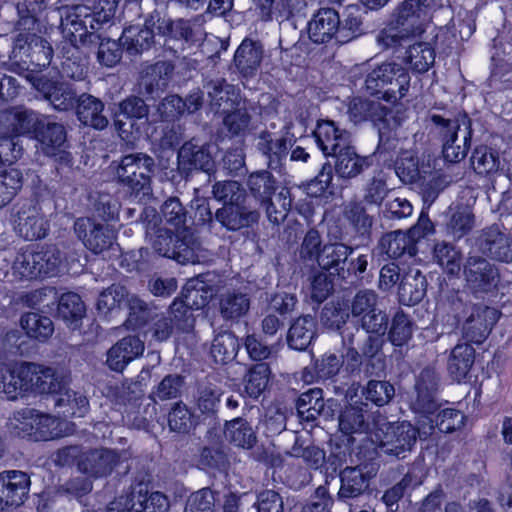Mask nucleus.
<instances>
[{"label": "nucleus", "instance_id": "f257e3e1", "mask_svg": "<svg viewBox=\"0 0 512 512\" xmlns=\"http://www.w3.org/2000/svg\"><path fill=\"white\" fill-rule=\"evenodd\" d=\"M156 163L144 152L123 155L110 163L113 179L139 201H149L153 196L152 175Z\"/></svg>", "mask_w": 512, "mask_h": 512}, {"label": "nucleus", "instance_id": "f03ea898", "mask_svg": "<svg viewBox=\"0 0 512 512\" xmlns=\"http://www.w3.org/2000/svg\"><path fill=\"white\" fill-rule=\"evenodd\" d=\"M427 121L431 124L430 131L442 143V154L446 161L459 163L470 147L473 135L472 121L466 113H459L449 118L437 113H429Z\"/></svg>", "mask_w": 512, "mask_h": 512}, {"label": "nucleus", "instance_id": "7ed1b4c3", "mask_svg": "<svg viewBox=\"0 0 512 512\" xmlns=\"http://www.w3.org/2000/svg\"><path fill=\"white\" fill-rule=\"evenodd\" d=\"M460 291H451L447 297L450 309L458 324L461 325L462 336L471 343L481 344L489 336L498 320L496 309L482 303H469Z\"/></svg>", "mask_w": 512, "mask_h": 512}, {"label": "nucleus", "instance_id": "20e7f679", "mask_svg": "<svg viewBox=\"0 0 512 512\" xmlns=\"http://www.w3.org/2000/svg\"><path fill=\"white\" fill-rule=\"evenodd\" d=\"M348 114L354 123L370 120L378 128L379 145L393 149L398 140L397 129L404 120L399 109L389 108L379 101L354 98L348 106Z\"/></svg>", "mask_w": 512, "mask_h": 512}, {"label": "nucleus", "instance_id": "39448f33", "mask_svg": "<svg viewBox=\"0 0 512 512\" xmlns=\"http://www.w3.org/2000/svg\"><path fill=\"white\" fill-rule=\"evenodd\" d=\"M63 38L73 47L96 46L100 40L92 8L87 5H65L58 8Z\"/></svg>", "mask_w": 512, "mask_h": 512}, {"label": "nucleus", "instance_id": "423d86ee", "mask_svg": "<svg viewBox=\"0 0 512 512\" xmlns=\"http://www.w3.org/2000/svg\"><path fill=\"white\" fill-rule=\"evenodd\" d=\"M410 74L400 63L383 62L365 78V88L370 95L382 94V98L395 102L406 96L410 87Z\"/></svg>", "mask_w": 512, "mask_h": 512}, {"label": "nucleus", "instance_id": "0eeeda50", "mask_svg": "<svg viewBox=\"0 0 512 512\" xmlns=\"http://www.w3.org/2000/svg\"><path fill=\"white\" fill-rule=\"evenodd\" d=\"M350 315L356 319L351 325L362 326L371 332H387L389 318L380 307V298L372 289L356 292L349 303Z\"/></svg>", "mask_w": 512, "mask_h": 512}, {"label": "nucleus", "instance_id": "6e6552de", "mask_svg": "<svg viewBox=\"0 0 512 512\" xmlns=\"http://www.w3.org/2000/svg\"><path fill=\"white\" fill-rule=\"evenodd\" d=\"M462 271L465 287L476 297L494 292L501 280L498 267L480 255H469L463 262Z\"/></svg>", "mask_w": 512, "mask_h": 512}, {"label": "nucleus", "instance_id": "1a4fd4ad", "mask_svg": "<svg viewBox=\"0 0 512 512\" xmlns=\"http://www.w3.org/2000/svg\"><path fill=\"white\" fill-rule=\"evenodd\" d=\"M381 437L378 433L376 434L377 440H379V447L381 451L387 455L400 457L403 453L410 450L416 442L417 435L422 438H426L433 434V425H429L427 428L423 426L414 427L408 421H402L397 424H392L387 427V430Z\"/></svg>", "mask_w": 512, "mask_h": 512}, {"label": "nucleus", "instance_id": "9d476101", "mask_svg": "<svg viewBox=\"0 0 512 512\" xmlns=\"http://www.w3.org/2000/svg\"><path fill=\"white\" fill-rule=\"evenodd\" d=\"M21 375L28 378V391L39 394H62L70 383L69 371L58 366L28 363Z\"/></svg>", "mask_w": 512, "mask_h": 512}, {"label": "nucleus", "instance_id": "9b49d317", "mask_svg": "<svg viewBox=\"0 0 512 512\" xmlns=\"http://www.w3.org/2000/svg\"><path fill=\"white\" fill-rule=\"evenodd\" d=\"M11 224L17 235L30 241L44 238L49 229L40 207L29 201L19 202L12 207Z\"/></svg>", "mask_w": 512, "mask_h": 512}, {"label": "nucleus", "instance_id": "f8f14e48", "mask_svg": "<svg viewBox=\"0 0 512 512\" xmlns=\"http://www.w3.org/2000/svg\"><path fill=\"white\" fill-rule=\"evenodd\" d=\"M278 136L263 130L257 136L256 149L265 158L267 168L280 174L287 172V158L292 148V139L288 137V128Z\"/></svg>", "mask_w": 512, "mask_h": 512}, {"label": "nucleus", "instance_id": "ddd939ff", "mask_svg": "<svg viewBox=\"0 0 512 512\" xmlns=\"http://www.w3.org/2000/svg\"><path fill=\"white\" fill-rule=\"evenodd\" d=\"M177 171L186 180L194 171H203L211 176L215 172V161L210 145L198 144L195 139L186 141L178 150Z\"/></svg>", "mask_w": 512, "mask_h": 512}, {"label": "nucleus", "instance_id": "4468645a", "mask_svg": "<svg viewBox=\"0 0 512 512\" xmlns=\"http://www.w3.org/2000/svg\"><path fill=\"white\" fill-rule=\"evenodd\" d=\"M27 81L56 110L68 111L74 107L77 92L71 84L30 72L27 73Z\"/></svg>", "mask_w": 512, "mask_h": 512}, {"label": "nucleus", "instance_id": "2eb2a0df", "mask_svg": "<svg viewBox=\"0 0 512 512\" xmlns=\"http://www.w3.org/2000/svg\"><path fill=\"white\" fill-rule=\"evenodd\" d=\"M74 231L84 246L94 254L111 249L116 241V232L111 226L88 217L78 218L74 223Z\"/></svg>", "mask_w": 512, "mask_h": 512}, {"label": "nucleus", "instance_id": "dca6fc26", "mask_svg": "<svg viewBox=\"0 0 512 512\" xmlns=\"http://www.w3.org/2000/svg\"><path fill=\"white\" fill-rule=\"evenodd\" d=\"M386 332H371L359 325H350L341 330L342 346H353L366 358V366H373L372 360L381 355Z\"/></svg>", "mask_w": 512, "mask_h": 512}, {"label": "nucleus", "instance_id": "f3484780", "mask_svg": "<svg viewBox=\"0 0 512 512\" xmlns=\"http://www.w3.org/2000/svg\"><path fill=\"white\" fill-rule=\"evenodd\" d=\"M149 106L138 96H129L118 103L114 114V127L121 139L130 141L134 132L139 131L138 120H147Z\"/></svg>", "mask_w": 512, "mask_h": 512}, {"label": "nucleus", "instance_id": "a211bd4d", "mask_svg": "<svg viewBox=\"0 0 512 512\" xmlns=\"http://www.w3.org/2000/svg\"><path fill=\"white\" fill-rule=\"evenodd\" d=\"M440 383V375L434 365L424 367L416 378V399L411 404V409L416 414L428 416L438 410L435 394Z\"/></svg>", "mask_w": 512, "mask_h": 512}, {"label": "nucleus", "instance_id": "6ab92c4d", "mask_svg": "<svg viewBox=\"0 0 512 512\" xmlns=\"http://www.w3.org/2000/svg\"><path fill=\"white\" fill-rule=\"evenodd\" d=\"M475 245L483 255L501 262H512V236L504 233L498 224L480 230Z\"/></svg>", "mask_w": 512, "mask_h": 512}, {"label": "nucleus", "instance_id": "aec40b11", "mask_svg": "<svg viewBox=\"0 0 512 512\" xmlns=\"http://www.w3.org/2000/svg\"><path fill=\"white\" fill-rule=\"evenodd\" d=\"M264 53V45L260 40L246 37L234 53L231 69L241 80L252 79L260 71Z\"/></svg>", "mask_w": 512, "mask_h": 512}, {"label": "nucleus", "instance_id": "412c9836", "mask_svg": "<svg viewBox=\"0 0 512 512\" xmlns=\"http://www.w3.org/2000/svg\"><path fill=\"white\" fill-rule=\"evenodd\" d=\"M44 117L25 106H15L0 113V131L8 139L13 135H35Z\"/></svg>", "mask_w": 512, "mask_h": 512}, {"label": "nucleus", "instance_id": "4be33fe9", "mask_svg": "<svg viewBox=\"0 0 512 512\" xmlns=\"http://www.w3.org/2000/svg\"><path fill=\"white\" fill-rule=\"evenodd\" d=\"M30 484L29 476L23 471L0 472V511L22 505L28 497Z\"/></svg>", "mask_w": 512, "mask_h": 512}, {"label": "nucleus", "instance_id": "5701e85b", "mask_svg": "<svg viewBox=\"0 0 512 512\" xmlns=\"http://www.w3.org/2000/svg\"><path fill=\"white\" fill-rule=\"evenodd\" d=\"M340 15L334 8L318 9L307 23L308 38L315 44H338Z\"/></svg>", "mask_w": 512, "mask_h": 512}, {"label": "nucleus", "instance_id": "b1692460", "mask_svg": "<svg viewBox=\"0 0 512 512\" xmlns=\"http://www.w3.org/2000/svg\"><path fill=\"white\" fill-rule=\"evenodd\" d=\"M199 36L200 29L195 23L179 18L172 21L163 48L177 58H185V53L195 45Z\"/></svg>", "mask_w": 512, "mask_h": 512}, {"label": "nucleus", "instance_id": "393cba45", "mask_svg": "<svg viewBox=\"0 0 512 512\" xmlns=\"http://www.w3.org/2000/svg\"><path fill=\"white\" fill-rule=\"evenodd\" d=\"M317 146L325 156H335L352 146L351 133L332 120H320L313 132Z\"/></svg>", "mask_w": 512, "mask_h": 512}, {"label": "nucleus", "instance_id": "a878e982", "mask_svg": "<svg viewBox=\"0 0 512 512\" xmlns=\"http://www.w3.org/2000/svg\"><path fill=\"white\" fill-rule=\"evenodd\" d=\"M203 89L208 96L209 106L215 113L223 114L242 103L239 89L224 78L207 79Z\"/></svg>", "mask_w": 512, "mask_h": 512}, {"label": "nucleus", "instance_id": "bb28decb", "mask_svg": "<svg viewBox=\"0 0 512 512\" xmlns=\"http://www.w3.org/2000/svg\"><path fill=\"white\" fill-rule=\"evenodd\" d=\"M260 218V211L245 203L222 205L215 212V221L231 232L253 227L258 224Z\"/></svg>", "mask_w": 512, "mask_h": 512}, {"label": "nucleus", "instance_id": "cd10ccee", "mask_svg": "<svg viewBox=\"0 0 512 512\" xmlns=\"http://www.w3.org/2000/svg\"><path fill=\"white\" fill-rule=\"evenodd\" d=\"M434 6L435 0H404L397 7L394 20L410 32L421 35L424 32L423 24Z\"/></svg>", "mask_w": 512, "mask_h": 512}, {"label": "nucleus", "instance_id": "c85d7f7f", "mask_svg": "<svg viewBox=\"0 0 512 512\" xmlns=\"http://www.w3.org/2000/svg\"><path fill=\"white\" fill-rule=\"evenodd\" d=\"M354 252V247L347 243H326L322 248L317 265L321 270L337 277L338 280H348L347 261Z\"/></svg>", "mask_w": 512, "mask_h": 512}, {"label": "nucleus", "instance_id": "c756f323", "mask_svg": "<svg viewBox=\"0 0 512 512\" xmlns=\"http://www.w3.org/2000/svg\"><path fill=\"white\" fill-rule=\"evenodd\" d=\"M50 0H17L15 4L5 3L0 7L1 14L16 9L18 31H40L39 16L47 9Z\"/></svg>", "mask_w": 512, "mask_h": 512}, {"label": "nucleus", "instance_id": "7c9ffc66", "mask_svg": "<svg viewBox=\"0 0 512 512\" xmlns=\"http://www.w3.org/2000/svg\"><path fill=\"white\" fill-rule=\"evenodd\" d=\"M118 455L109 449L99 448L84 451L78 461V469L93 477H103L110 474L118 464Z\"/></svg>", "mask_w": 512, "mask_h": 512}, {"label": "nucleus", "instance_id": "2f4dec72", "mask_svg": "<svg viewBox=\"0 0 512 512\" xmlns=\"http://www.w3.org/2000/svg\"><path fill=\"white\" fill-rule=\"evenodd\" d=\"M144 352V343L139 337L129 335L120 339L107 352L106 363L116 372H122L124 368Z\"/></svg>", "mask_w": 512, "mask_h": 512}, {"label": "nucleus", "instance_id": "473e14b6", "mask_svg": "<svg viewBox=\"0 0 512 512\" xmlns=\"http://www.w3.org/2000/svg\"><path fill=\"white\" fill-rule=\"evenodd\" d=\"M77 119L85 126L97 130L105 129L109 120L104 115L103 101L91 94L82 93L77 96L75 105Z\"/></svg>", "mask_w": 512, "mask_h": 512}, {"label": "nucleus", "instance_id": "72a5a7b5", "mask_svg": "<svg viewBox=\"0 0 512 512\" xmlns=\"http://www.w3.org/2000/svg\"><path fill=\"white\" fill-rule=\"evenodd\" d=\"M344 365V355L329 352L315 359L312 366L305 367L301 379L311 384L316 381L333 380Z\"/></svg>", "mask_w": 512, "mask_h": 512}, {"label": "nucleus", "instance_id": "f704fd0d", "mask_svg": "<svg viewBox=\"0 0 512 512\" xmlns=\"http://www.w3.org/2000/svg\"><path fill=\"white\" fill-rule=\"evenodd\" d=\"M376 470L367 465L346 467L341 472L340 498H354L361 495L368 487V481L375 476Z\"/></svg>", "mask_w": 512, "mask_h": 512}, {"label": "nucleus", "instance_id": "c9c22d12", "mask_svg": "<svg viewBox=\"0 0 512 512\" xmlns=\"http://www.w3.org/2000/svg\"><path fill=\"white\" fill-rule=\"evenodd\" d=\"M427 292V279L417 268H410L402 277L398 288L399 302L406 306L420 303Z\"/></svg>", "mask_w": 512, "mask_h": 512}, {"label": "nucleus", "instance_id": "e433bc0d", "mask_svg": "<svg viewBox=\"0 0 512 512\" xmlns=\"http://www.w3.org/2000/svg\"><path fill=\"white\" fill-rule=\"evenodd\" d=\"M173 71L174 65L167 61L151 64L141 72L140 87L153 97L168 86Z\"/></svg>", "mask_w": 512, "mask_h": 512}, {"label": "nucleus", "instance_id": "4c0bfd02", "mask_svg": "<svg viewBox=\"0 0 512 512\" xmlns=\"http://www.w3.org/2000/svg\"><path fill=\"white\" fill-rule=\"evenodd\" d=\"M38 126L34 138L41 144L43 152L47 155H55L66 142V130L62 123L53 122L45 116Z\"/></svg>", "mask_w": 512, "mask_h": 512}, {"label": "nucleus", "instance_id": "58836bf2", "mask_svg": "<svg viewBox=\"0 0 512 512\" xmlns=\"http://www.w3.org/2000/svg\"><path fill=\"white\" fill-rule=\"evenodd\" d=\"M317 323L313 316L307 314L296 318L287 334V344L290 348L305 351L316 336Z\"/></svg>", "mask_w": 512, "mask_h": 512}, {"label": "nucleus", "instance_id": "ea45409f", "mask_svg": "<svg viewBox=\"0 0 512 512\" xmlns=\"http://www.w3.org/2000/svg\"><path fill=\"white\" fill-rule=\"evenodd\" d=\"M333 157L335 173L344 180L356 178L371 165L369 158L360 156L353 145Z\"/></svg>", "mask_w": 512, "mask_h": 512}, {"label": "nucleus", "instance_id": "a19ab883", "mask_svg": "<svg viewBox=\"0 0 512 512\" xmlns=\"http://www.w3.org/2000/svg\"><path fill=\"white\" fill-rule=\"evenodd\" d=\"M378 248L382 254L392 259L400 258L405 254L413 257L418 252L417 246L410 240L409 235L401 230L383 234L379 239Z\"/></svg>", "mask_w": 512, "mask_h": 512}, {"label": "nucleus", "instance_id": "79ce46f5", "mask_svg": "<svg viewBox=\"0 0 512 512\" xmlns=\"http://www.w3.org/2000/svg\"><path fill=\"white\" fill-rule=\"evenodd\" d=\"M119 41L129 55H140L155 44L154 34L144 25L125 28Z\"/></svg>", "mask_w": 512, "mask_h": 512}, {"label": "nucleus", "instance_id": "37998d69", "mask_svg": "<svg viewBox=\"0 0 512 512\" xmlns=\"http://www.w3.org/2000/svg\"><path fill=\"white\" fill-rule=\"evenodd\" d=\"M403 61L414 73H426L435 62L434 48L428 42L409 44Z\"/></svg>", "mask_w": 512, "mask_h": 512}, {"label": "nucleus", "instance_id": "c03bdc74", "mask_svg": "<svg viewBox=\"0 0 512 512\" xmlns=\"http://www.w3.org/2000/svg\"><path fill=\"white\" fill-rule=\"evenodd\" d=\"M250 309L248 294L240 291H227L220 296L219 313L226 321H237L245 316Z\"/></svg>", "mask_w": 512, "mask_h": 512}, {"label": "nucleus", "instance_id": "a18cd8bd", "mask_svg": "<svg viewBox=\"0 0 512 512\" xmlns=\"http://www.w3.org/2000/svg\"><path fill=\"white\" fill-rule=\"evenodd\" d=\"M475 360V349L468 343L457 344L451 351L448 371L451 377L461 382L466 378Z\"/></svg>", "mask_w": 512, "mask_h": 512}, {"label": "nucleus", "instance_id": "49530a36", "mask_svg": "<svg viewBox=\"0 0 512 512\" xmlns=\"http://www.w3.org/2000/svg\"><path fill=\"white\" fill-rule=\"evenodd\" d=\"M433 259L452 276L458 275L463 267L462 253L450 242L437 241L433 246Z\"/></svg>", "mask_w": 512, "mask_h": 512}, {"label": "nucleus", "instance_id": "de8ad7c7", "mask_svg": "<svg viewBox=\"0 0 512 512\" xmlns=\"http://www.w3.org/2000/svg\"><path fill=\"white\" fill-rule=\"evenodd\" d=\"M173 255L168 258L177 261L179 264H196L200 262V246L189 233L188 229L176 233V240L173 246Z\"/></svg>", "mask_w": 512, "mask_h": 512}, {"label": "nucleus", "instance_id": "09e8293b", "mask_svg": "<svg viewBox=\"0 0 512 512\" xmlns=\"http://www.w3.org/2000/svg\"><path fill=\"white\" fill-rule=\"evenodd\" d=\"M160 213L163 226L174 229L176 233L188 229V211L178 197L167 198L160 206Z\"/></svg>", "mask_w": 512, "mask_h": 512}, {"label": "nucleus", "instance_id": "8fccbe9b", "mask_svg": "<svg viewBox=\"0 0 512 512\" xmlns=\"http://www.w3.org/2000/svg\"><path fill=\"white\" fill-rule=\"evenodd\" d=\"M247 187L250 194L261 203L275 195L278 182L270 171L259 170L249 175Z\"/></svg>", "mask_w": 512, "mask_h": 512}, {"label": "nucleus", "instance_id": "3c124183", "mask_svg": "<svg viewBox=\"0 0 512 512\" xmlns=\"http://www.w3.org/2000/svg\"><path fill=\"white\" fill-rule=\"evenodd\" d=\"M338 44L348 43L365 33L361 10L357 6L346 8L343 19L340 18Z\"/></svg>", "mask_w": 512, "mask_h": 512}, {"label": "nucleus", "instance_id": "603ef678", "mask_svg": "<svg viewBox=\"0 0 512 512\" xmlns=\"http://www.w3.org/2000/svg\"><path fill=\"white\" fill-rule=\"evenodd\" d=\"M53 57V48L50 43L40 36L34 38V44H32L31 54L27 60L26 66L22 67V77L27 80V73H37L42 68L50 65Z\"/></svg>", "mask_w": 512, "mask_h": 512}, {"label": "nucleus", "instance_id": "864d4df0", "mask_svg": "<svg viewBox=\"0 0 512 512\" xmlns=\"http://www.w3.org/2000/svg\"><path fill=\"white\" fill-rule=\"evenodd\" d=\"M239 347L238 338L226 331L214 337L210 354L216 363L224 365L235 359Z\"/></svg>", "mask_w": 512, "mask_h": 512}, {"label": "nucleus", "instance_id": "5fc2aeb1", "mask_svg": "<svg viewBox=\"0 0 512 512\" xmlns=\"http://www.w3.org/2000/svg\"><path fill=\"white\" fill-rule=\"evenodd\" d=\"M417 33L410 32L407 27L401 26L393 20L390 25L382 29L376 36L377 44L384 50L396 49L409 45Z\"/></svg>", "mask_w": 512, "mask_h": 512}, {"label": "nucleus", "instance_id": "6e6d98bb", "mask_svg": "<svg viewBox=\"0 0 512 512\" xmlns=\"http://www.w3.org/2000/svg\"><path fill=\"white\" fill-rule=\"evenodd\" d=\"M23 420H35L39 426L36 441H46L58 437L70 435L74 431V425L67 418H22Z\"/></svg>", "mask_w": 512, "mask_h": 512}, {"label": "nucleus", "instance_id": "4d7b16f0", "mask_svg": "<svg viewBox=\"0 0 512 512\" xmlns=\"http://www.w3.org/2000/svg\"><path fill=\"white\" fill-rule=\"evenodd\" d=\"M38 31L20 32L14 39L10 59L12 61V70L22 76V67L26 66L27 60L31 54L34 38H37Z\"/></svg>", "mask_w": 512, "mask_h": 512}, {"label": "nucleus", "instance_id": "13d9d810", "mask_svg": "<svg viewBox=\"0 0 512 512\" xmlns=\"http://www.w3.org/2000/svg\"><path fill=\"white\" fill-rule=\"evenodd\" d=\"M20 325L30 338L39 341L47 340L54 332L52 320L35 312H29L21 316Z\"/></svg>", "mask_w": 512, "mask_h": 512}, {"label": "nucleus", "instance_id": "bf43d9fd", "mask_svg": "<svg viewBox=\"0 0 512 512\" xmlns=\"http://www.w3.org/2000/svg\"><path fill=\"white\" fill-rule=\"evenodd\" d=\"M343 217L349 222L353 229L364 236L370 233L373 225V217L370 216L364 204L358 200H351L346 203L342 211Z\"/></svg>", "mask_w": 512, "mask_h": 512}, {"label": "nucleus", "instance_id": "052dcab7", "mask_svg": "<svg viewBox=\"0 0 512 512\" xmlns=\"http://www.w3.org/2000/svg\"><path fill=\"white\" fill-rule=\"evenodd\" d=\"M28 368V363L15 365L13 368L1 370L0 392L7 395L8 399H15L19 391H28V379L22 377V370Z\"/></svg>", "mask_w": 512, "mask_h": 512}, {"label": "nucleus", "instance_id": "680f3d73", "mask_svg": "<svg viewBox=\"0 0 512 512\" xmlns=\"http://www.w3.org/2000/svg\"><path fill=\"white\" fill-rule=\"evenodd\" d=\"M34 252L40 278L55 276L59 273L64 256L57 246L46 245Z\"/></svg>", "mask_w": 512, "mask_h": 512}, {"label": "nucleus", "instance_id": "e2e57ef3", "mask_svg": "<svg viewBox=\"0 0 512 512\" xmlns=\"http://www.w3.org/2000/svg\"><path fill=\"white\" fill-rule=\"evenodd\" d=\"M85 305L81 297L74 293H64L58 303V315L69 326L77 327V323L85 315Z\"/></svg>", "mask_w": 512, "mask_h": 512}, {"label": "nucleus", "instance_id": "0e129e2a", "mask_svg": "<svg viewBox=\"0 0 512 512\" xmlns=\"http://www.w3.org/2000/svg\"><path fill=\"white\" fill-rule=\"evenodd\" d=\"M212 195L223 205L245 203L247 199L245 188L234 180L216 181L212 187Z\"/></svg>", "mask_w": 512, "mask_h": 512}, {"label": "nucleus", "instance_id": "69168bd1", "mask_svg": "<svg viewBox=\"0 0 512 512\" xmlns=\"http://www.w3.org/2000/svg\"><path fill=\"white\" fill-rule=\"evenodd\" d=\"M474 225L475 216L472 209L466 205H459L452 210L447 230L454 238L460 239L470 233Z\"/></svg>", "mask_w": 512, "mask_h": 512}, {"label": "nucleus", "instance_id": "338daca9", "mask_svg": "<svg viewBox=\"0 0 512 512\" xmlns=\"http://www.w3.org/2000/svg\"><path fill=\"white\" fill-rule=\"evenodd\" d=\"M414 332V322L409 315L403 311H397L390 324L388 339L394 346H404L412 338Z\"/></svg>", "mask_w": 512, "mask_h": 512}, {"label": "nucleus", "instance_id": "774afa93", "mask_svg": "<svg viewBox=\"0 0 512 512\" xmlns=\"http://www.w3.org/2000/svg\"><path fill=\"white\" fill-rule=\"evenodd\" d=\"M223 127L231 137L245 136L249 130L252 116L241 104L223 114Z\"/></svg>", "mask_w": 512, "mask_h": 512}]
</instances>
